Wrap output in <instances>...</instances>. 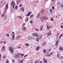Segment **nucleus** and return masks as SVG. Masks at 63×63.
<instances>
[{"instance_id": "19", "label": "nucleus", "mask_w": 63, "mask_h": 63, "mask_svg": "<svg viewBox=\"0 0 63 63\" xmlns=\"http://www.w3.org/2000/svg\"><path fill=\"white\" fill-rule=\"evenodd\" d=\"M47 30H49V29H50V28H49V27H48V25L47 26Z\"/></svg>"}, {"instance_id": "12", "label": "nucleus", "mask_w": 63, "mask_h": 63, "mask_svg": "<svg viewBox=\"0 0 63 63\" xmlns=\"http://www.w3.org/2000/svg\"><path fill=\"white\" fill-rule=\"evenodd\" d=\"M43 52L44 53H46V49H45L43 50Z\"/></svg>"}, {"instance_id": "60", "label": "nucleus", "mask_w": 63, "mask_h": 63, "mask_svg": "<svg viewBox=\"0 0 63 63\" xmlns=\"http://www.w3.org/2000/svg\"><path fill=\"white\" fill-rule=\"evenodd\" d=\"M28 21V19H27L26 21Z\"/></svg>"}, {"instance_id": "16", "label": "nucleus", "mask_w": 63, "mask_h": 63, "mask_svg": "<svg viewBox=\"0 0 63 63\" xmlns=\"http://www.w3.org/2000/svg\"><path fill=\"white\" fill-rule=\"evenodd\" d=\"M20 55L21 56V57H22L23 56H24V54L22 53H20Z\"/></svg>"}, {"instance_id": "26", "label": "nucleus", "mask_w": 63, "mask_h": 63, "mask_svg": "<svg viewBox=\"0 0 63 63\" xmlns=\"http://www.w3.org/2000/svg\"><path fill=\"white\" fill-rule=\"evenodd\" d=\"M15 61L14 60H12V62L13 63H14V62H15Z\"/></svg>"}, {"instance_id": "13", "label": "nucleus", "mask_w": 63, "mask_h": 63, "mask_svg": "<svg viewBox=\"0 0 63 63\" xmlns=\"http://www.w3.org/2000/svg\"><path fill=\"white\" fill-rule=\"evenodd\" d=\"M33 16H34V15L32 14L31 15L30 17L31 18H33Z\"/></svg>"}, {"instance_id": "23", "label": "nucleus", "mask_w": 63, "mask_h": 63, "mask_svg": "<svg viewBox=\"0 0 63 63\" xmlns=\"http://www.w3.org/2000/svg\"><path fill=\"white\" fill-rule=\"evenodd\" d=\"M14 3H15V2L14 1H13L11 3V5H13L14 4Z\"/></svg>"}, {"instance_id": "36", "label": "nucleus", "mask_w": 63, "mask_h": 63, "mask_svg": "<svg viewBox=\"0 0 63 63\" xmlns=\"http://www.w3.org/2000/svg\"><path fill=\"white\" fill-rule=\"evenodd\" d=\"M19 6L20 7H21L22 6V5L21 4H20L19 5Z\"/></svg>"}, {"instance_id": "10", "label": "nucleus", "mask_w": 63, "mask_h": 63, "mask_svg": "<svg viewBox=\"0 0 63 63\" xmlns=\"http://www.w3.org/2000/svg\"><path fill=\"white\" fill-rule=\"evenodd\" d=\"M15 35H13L12 36V37L13 38L12 39L13 40H14V39H15Z\"/></svg>"}, {"instance_id": "62", "label": "nucleus", "mask_w": 63, "mask_h": 63, "mask_svg": "<svg viewBox=\"0 0 63 63\" xmlns=\"http://www.w3.org/2000/svg\"><path fill=\"white\" fill-rule=\"evenodd\" d=\"M59 34H60V33H59L57 34V35H58Z\"/></svg>"}, {"instance_id": "39", "label": "nucleus", "mask_w": 63, "mask_h": 63, "mask_svg": "<svg viewBox=\"0 0 63 63\" xmlns=\"http://www.w3.org/2000/svg\"><path fill=\"white\" fill-rule=\"evenodd\" d=\"M52 9L53 10H54V6H53L52 7Z\"/></svg>"}, {"instance_id": "53", "label": "nucleus", "mask_w": 63, "mask_h": 63, "mask_svg": "<svg viewBox=\"0 0 63 63\" xmlns=\"http://www.w3.org/2000/svg\"><path fill=\"white\" fill-rule=\"evenodd\" d=\"M61 28H63V26H61Z\"/></svg>"}, {"instance_id": "7", "label": "nucleus", "mask_w": 63, "mask_h": 63, "mask_svg": "<svg viewBox=\"0 0 63 63\" xmlns=\"http://www.w3.org/2000/svg\"><path fill=\"white\" fill-rule=\"evenodd\" d=\"M59 44V43H58V40H57L56 42L55 43V45H56V46H57Z\"/></svg>"}, {"instance_id": "54", "label": "nucleus", "mask_w": 63, "mask_h": 63, "mask_svg": "<svg viewBox=\"0 0 63 63\" xmlns=\"http://www.w3.org/2000/svg\"><path fill=\"white\" fill-rule=\"evenodd\" d=\"M61 59H63V57L61 56Z\"/></svg>"}, {"instance_id": "57", "label": "nucleus", "mask_w": 63, "mask_h": 63, "mask_svg": "<svg viewBox=\"0 0 63 63\" xmlns=\"http://www.w3.org/2000/svg\"><path fill=\"white\" fill-rule=\"evenodd\" d=\"M5 19H6V17H4V20H5Z\"/></svg>"}, {"instance_id": "11", "label": "nucleus", "mask_w": 63, "mask_h": 63, "mask_svg": "<svg viewBox=\"0 0 63 63\" xmlns=\"http://www.w3.org/2000/svg\"><path fill=\"white\" fill-rule=\"evenodd\" d=\"M18 18L20 19H22V16H18Z\"/></svg>"}, {"instance_id": "49", "label": "nucleus", "mask_w": 63, "mask_h": 63, "mask_svg": "<svg viewBox=\"0 0 63 63\" xmlns=\"http://www.w3.org/2000/svg\"><path fill=\"white\" fill-rule=\"evenodd\" d=\"M2 43H3V42H2V41H1L0 42V44H2Z\"/></svg>"}, {"instance_id": "45", "label": "nucleus", "mask_w": 63, "mask_h": 63, "mask_svg": "<svg viewBox=\"0 0 63 63\" xmlns=\"http://www.w3.org/2000/svg\"><path fill=\"white\" fill-rule=\"evenodd\" d=\"M30 16V15H29L28 14H27V16Z\"/></svg>"}, {"instance_id": "20", "label": "nucleus", "mask_w": 63, "mask_h": 63, "mask_svg": "<svg viewBox=\"0 0 63 63\" xmlns=\"http://www.w3.org/2000/svg\"><path fill=\"white\" fill-rule=\"evenodd\" d=\"M35 30L36 31H37V32H38V31L39 30V29L36 28L35 29Z\"/></svg>"}, {"instance_id": "18", "label": "nucleus", "mask_w": 63, "mask_h": 63, "mask_svg": "<svg viewBox=\"0 0 63 63\" xmlns=\"http://www.w3.org/2000/svg\"><path fill=\"white\" fill-rule=\"evenodd\" d=\"M6 58V56H3L2 57V58L3 59H5V58Z\"/></svg>"}, {"instance_id": "17", "label": "nucleus", "mask_w": 63, "mask_h": 63, "mask_svg": "<svg viewBox=\"0 0 63 63\" xmlns=\"http://www.w3.org/2000/svg\"><path fill=\"white\" fill-rule=\"evenodd\" d=\"M43 26H41V27L40 28V30L41 31H42L43 30Z\"/></svg>"}, {"instance_id": "32", "label": "nucleus", "mask_w": 63, "mask_h": 63, "mask_svg": "<svg viewBox=\"0 0 63 63\" xmlns=\"http://www.w3.org/2000/svg\"><path fill=\"white\" fill-rule=\"evenodd\" d=\"M63 34H61L59 36V38H61V37H62V36H63Z\"/></svg>"}, {"instance_id": "29", "label": "nucleus", "mask_w": 63, "mask_h": 63, "mask_svg": "<svg viewBox=\"0 0 63 63\" xmlns=\"http://www.w3.org/2000/svg\"><path fill=\"white\" fill-rule=\"evenodd\" d=\"M47 56L48 57H49L50 56V54H47Z\"/></svg>"}, {"instance_id": "31", "label": "nucleus", "mask_w": 63, "mask_h": 63, "mask_svg": "<svg viewBox=\"0 0 63 63\" xmlns=\"http://www.w3.org/2000/svg\"><path fill=\"white\" fill-rule=\"evenodd\" d=\"M6 63H9V62L8 60H7L6 62Z\"/></svg>"}, {"instance_id": "56", "label": "nucleus", "mask_w": 63, "mask_h": 63, "mask_svg": "<svg viewBox=\"0 0 63 63\" xmlns=\"http://www.w3.org/2000/svg\"><path fill=\"white\" fill-rule=\"evenodd\" d=\"M3 44L5 45V44H6V42H4Z\"/></svg>"}, {"instance_id": "9", "label": "nucleus", "mask_w": 63, "mask_h": 63, "mask_svg": "<svg viewBox=\"0 0 63 63\" xmlns=\"http://www.w3.org/2000/svg\"><path fill=\"white\" fill-rule=\"evenodd\" d=\"M8 7H9V6L8 5V3H7L6 4V9H8Z\"/></svg>"}, {"instance_id": "37", "label": "nucleus", "mask_w": 63, "mask_h": 63, "mask_svg": "<svg viewBox=\"0 0 63 63\" xmlns=\"http://www.w3.org/2000/svg\"><path fill=\"white\" fill-rule=\"evenodd\" d=\"M15 8L16 9H17V6L16 5L15 7Z\"/></svg>"}, {"instance_id": "4", "label": "nucleus", "mask_w": 63, "mask_h": 63, "mask_svg": "<svg viewBox=\"0 0 63 63\" xmlns=\"http://www.w3.org/2000/svg\"><path fill=\"white\" fill-rule=\"evenodd\" d=\"M15 57L16 58V57H18V58H19V55H20V53H18L17 55L16 54H15Z\"/></svg>"}, {"instance_id": "21", "label": "nucleus", "mask_w": 63, "mask_h": 63, "mask_svg": "<svg viewBox=\"0 0 63 63\" xmlns=\"http://www.w3.org/2000/svg\"><path fill=\"white\" fill-rule=\"evenodd\" d=\"M21 11H23V12L24 11V8H21Z\"/></svg>"}, {"instance_id": "14", "label": "nucleus", "mask_w": 63, "mask_h": 63, "mask_svg": "<svg viewBox=\"0 0 63 63\" xmlns=\"http://www.w3.org/2000/svg\"><path fill=\"white\" fill-rule=\"evenodd\" d=\"M39 16H40V13H39L37 16V17H36L37 18H39Z\"/></svg>"}, {"instance_id": "52", "label": "nucleus", "mask_w": 63, "mask_h": 63, "mask_svg": "<svg viewBox=\"0 0 63 63\" xmlns=\"http://www.w3.org/2000/svg\"><path fill=\"white\" fill-rule=\"evenodd\" d=\"M1 58V54L0 55V59Z\"/></svg>"}, {"instance_id": "8", "label": "nucleus", "mask_w": 63, "mask_h": 63, "mask_svg": "<svg viewBox=\"0 0 63 63\" xmlns=\"http://www.w3.org/2000/svg\"><path fill=\"white\" fill-rule=\"evenodd\" d=\"M49 32H48V34H47L48 36V35L49 36V35H50V34H51V31L50 30Z\"/></svg>"}, {"instance_id": "44", "label": "nucleus", "mask_w": 63, "mask_h": 63, "mask_svg": "<svg viewBox=\"0 0 63 63\" xmlns=\"http://www.w3.org/2000/svg\"><path fill=\"white\" fill-rule=\"evenodd\" d=\"M46 44V42H44L43 43V44H44L45 45Z\"/></svg>"}, {"instance_id": "25", "label": "nucleus", "mask_w": 63, "mask_h": 63, "mask_svg": "<svg viewBox=\"0 0 63 63\" xmlns=\"http://www.w3.org/2000/svg\"><path fill=\"white\" fill-rule=\"evenodd\" d=\"M32 12H30L29 13H28V14L30 15H31V14H32Z\"/></svg>"}, {"instance_id": "28", "label": "nucleus", "mask_w": 63, "mask_h": 63, "mask_svg": "<svg viewBox=\"0 0 63 63\" xmlns=\"http://www.w3.org/2000/svg\"><path fill=\"white\" fill-rule=\"evenodd\" d=\"M53 52H52L50 54V56H51V55H52L53 54Z\"/></svg>"}, {"instance_id": "2", "label": "nucleus", "mask_w": 63, "mask_h": 63, "mask_svg": "<svg viewBox=\"0 0 63 63\" xmlns=\"http://www.w3.org/2000/svg\"><path fill=\"white\" fill-rule=\"evenodd\" d=\"M42 19L43 20H47L48 18L47 17V16H45L42 17Z\"/></svg>"}, {"instance_id": "41", "label": "nucleus", "mask_w": 63, "mask_h": 63, "mask_svg": "<svg viewBox=\"0 0 63 63\" xmlns=\"http://www.w3.org/2000/svg\"><path fill=\"white\" fill-rule=\"evenodd\" d=\"M44 10H42L41 11V13H43V12H44Z\"/></svg>"}, {"instance_id": "51", "label": "nucleus", "mask_w": 63, "mask_h": 63, "mask_svg": "<svg viewBox=\"0 0 63 63\" xmlns=\"http://www.w3.org/2000/svg\"><path fill=\"white\" fill-rule=\"evenodd\" d=\"M1 16L2 17L4 16V15L3 14H2Z\"/></svg>"}, {"instance_id": "15", "label": "nucleus", "mask_w": 63, "mask_h": 63, "mask_svg": "<svg viewBox=\"0 0 63 63\" xmlns=\"http://www.w3.org/2000/svg\"><path fill=\"white\" fill-rule=\"evenodd\" d=\"M39 61L36 60L34 62L35 63H39Z\"/></svg>"}, {"instance_id": "46", "label": "nucleus", "mask_w": 63, "mask_h": 63, "mask_svg": "<svg viewBox=\"0 0 63 63\" xmlns=\"http://www.w3.org/2000/svg\"><path fill=\"white\" fill-rule=\"evenodd\" d=\"M53 20V18H52L51 19V21H52Z\"/></svg>"}, {"instance_id": "35", "label": "nucleus", "mask_w": 63, "mask_h": 63, "mask_svg": "<svg viewBox=\"0 0 63 63\" xmlns=\"http://www.w3.org/2000/svg\"><path fill=\"white\" fill-rule=\"evenodd\" d=\"M26 46H27H27H29V44H28V43H27L26 44Z\"/></svg>"}, {"instance_id": "22", "label": "nucleus", "mask_w": 63, "mask_h": 63, "mask_svg": "<svg viewBox=\"0 0 63 63\" xmlns=\"http://www.w3.org/2000/svg\"><path fill=\"white\" fill-rule=\"evenodd\" d=\"M60 49L61 50H63V48L62 47H61L60 48Z\"/></svg>"}, {"instance_id": "3", "label": "nucleus", "mask_w": 63, "mask_h": 63, "mask_svg": "<svg viewBox=\"0 0 63 63\" xmlns=\"http://www.w3.org/2000/svg\"><path fill=\"white\" fill-rule=\"evenodd\" d=\"M32 34L34 36H36L37 37H38V34L37 33H32Z\"/></svg>"}, {"instance_id": "42", "label": "nucleus", "mask_w": 63, "mask_h": 63, "mask_svg": "<svg viewBox=\"0 0 63 63\" xmlns=\"http://www.w3.org/2000/svg\"><path fill=\"white\" fill-rule=\"evenodd\" d=\"M23 60H22V61H21L20 62V63H23Z\"/></svg>"}, {"instance_id": "6", "label": "nucleus", "mask_w": 63, "mask_h": 63, "mask_svg": "<svg viewBox=\"0 0 63 63\" xmlns=\"http://www.w3.org/2000/svg\"><path fill=\"white\" fill-rule=\"evenodd\" d=\"M5 48L6 47L5 46H4L3 47H2V50H3V49H4V50H3V51H5V50H6L5 49Z\"/></svg>"}, {"instance_id": "61", "label": "nucleus", "mask_w": 63, "mask_h": 63, "mask_svg": "<svg viewBox=\"0 0 63 63\" xmlns=\"http://www.w3.org/2000/svg\"><path fill=\"white\" fill-rule=\"evenodd\" d=\"M13 34H15V32H13Z\"/></svg>"}, {"instance_id": "63", "label": "nucleus", "mask_w": 63, "mask_h": 63, "mask_svg": "<svg viewBox=\"0 0 63 63\" xmlns=\"http://www.w3.org/2000/svg\"><path fill=\"white\" fill-rule=\"evenodd\" d=\"M51 50V49H50V51H49V52H50V51Z\"/></svg>"}, {"instance_id": "50", "label": "nucleus", "mask_w": 63, "mask_h": 63, "mask_svg": "<svg viewBox=\"0 0 63 63\" xmlns=\"http://www.w3.org/2000/svg\"><path fill=\"white\" fill-rule=\"evenodd\" d=\"M52 9H50V11H49V12H51V11H52Z\"/></svg>"}, {"instance_id": "1", "label": "nucleus", "mask_w": 63, "mask_h": 63, "mask_svg": "<svg viewBox=\"0 0 63 63\" xmlns=\"http://www.w3.org/2000/svg\"><path fill=\"white\" fill-rule=\"evenodd\" d=\"M9 50L11 53H14V48L11 47H9Z\"/></svg>"}, {"instance_id": "48", "label": "nucleus", "mask_w": 63, "mask_h": 63, "mask_svg": "<svg viewBox=\"0 0 63 63\" xmlns=\"http://www.w3.org/2000/svg\"><path fill=\"white\" fill-rule=\"evenodd\" d=\"M21 48V47H19L17 48H18V49H19V48Z\"/></svg>"}, {"instance_id": "55", "label": "nucleus", "mask_w": 63, "mask_h": 63, "mask_svg": "<svg viewBox=\"0 0 63 63\" xmlns=\"http://www.w3.org/2000/svg\"><path fill=\"white\" fill-rule=\"evenodd\" d=\"M40 38H42V37H43V36L42 35L41 36H40Z\"/></svg>"}, {"instance_id": "40", "label": "nucleus", "mask_w": 63, "mask_h": 63, "mask_svg": "<svg viewBox=\"0 0 63 63\" xmlns=\"http://www.w3.org/2000/svg\"><path fill=\"white\" fill-rule=\"evenodd\" d=\"M15 5H16V4H14V5L13 6V9L14 8V7H15Z\"/></svg>"}, {"instance_id": "5", "label": "nucleus", "mask_w": 63, "mask_h": 63, "mask_svg": "<svg viewBox=\"0 0 63 63\" xmlns=\"http://www.w3.org/2000/svg\"><path fill=\"white\" fill-rule=\"evenodd\" d=\"M43 60H44V62L45 63H47V60L45 59V58H44L43 59Z\"/></svg>"}, {"instance_id": "24", "label": "nucleus", "mask_w": 63, "mask_h": 63, "mask_svg": "<svg viewBox=\"0 0 63 63\" xmlns=\"http://www.w3.org/2000/svg\"><path fill=\"white\" fill-rule=\"evenodd\" d=\"M57 57H60V55L59 54V53L58 54L57 56Z\"/></svg>"}, {"instance_id": "30", "label": "nucleus", "mask_w": 63, "mask_h": 63, "mask_svg": "<svg viewBox=\"0 0 63 63\" xmlns=\"http://www.w3.org/2000/svg\"><path fill=\"white\" fill-rule=\"evenodd\" d=\"M27 29V28H25V27H24V30H26Z\"/></svg>"}, {"instance_id": "59", "label": "nucleus", "mask_w": 63, "mask_h": 63, "mask_svg": "<svg viewBox=\"0 0 63 63\" xmlns=\"http://www.w3.org/2000/svg\"><path fill=\"white\" fill-rule=\"evenodd\" d=\"M58 16H56L55 17V18H57V17Z\"/></svg>"}, {"instance_id": "27", "label": "nucleus", "mask_w": 63, "mask_h": 63, "mask_svg": "<svg viewBox=\"0 0 63 63\" xmlns=\"http://www.w3.org/2000/svg\"><path fill=\"white\" fill-rule=\"evenodd\" d=\"M36 50H39V47H36Z\"/></svg>"}, {"instance_id": "33", "label": "nucleus", "mask_w": 63, "mask_h": 63, "mask_svg": "<svg viewBox=\"0 0 63 63\" xmlns=\"http://www.w3.org/2000/svg\"><path fill=\"white\" fill-rule=\"evenodd\" d=\"M27 56H28V55H25L24 56V58H25V57H27Z\"/></svg>"}, {"instance_id": "64", "label": "nucleus", "mask_w": 63, "mask_h": 63, "mask_svg": "<svg viewBox=\"0 0 63 63\" xmlns=\"http://www.w3.org/2000/svg\"><path fill=\"white\" fill-rule=\"evenodd\" d=\"M63 7V5L62 4V7Z\"/></svg>"}, {"instance_id": "43", "label": "nucleus", "mask_w": 63, "mask_h": 63, "mask_svg": "<svg viewBox=\"0 0 63 63\" xmlns=\"http://www.w3.org/2000/svg\"><path fill=\"white\" fill-rule=\"evenodd\" d=\"M45 46V45H44V43L42 45V47H44Z\"/></svg>"}, {"instance_id": "38", "label": "nucleus", "mask_w": 63, "mask_h": 63, "mask_svg": "<svg viewBox=\"0 0 63 63\" xmlns=\"http://www.w3.org/2000/svg\"><path fill=\"white\" fill-rule=\"evenodd\" d=\"M6 35L8 37H9V36H10V35H9V34H7Z\"/></svg>"}, {"instance_id": "34", "label": "nucleus", "mask_w": 63, "mask_h": 63, "mask_svg": "<svg viewBox=\"0 0 63 63\" xmlns=\"http://www.w3.org/2000/svg\"><path fill=\"white\" fill-rule=\"evenodd\" d=\"M36 40L37 42H39V39H38V38H36Z\"/></svg>"}, {"instance_id": "47", "label": "nucleus", "mask_w": 63, "mask_h": 63, "mask_svg": "<svg viewBox=\"0 0 63 63\" xmlns=\"http://www.w3.org/2000/svg\"><path fill=\"white\" fill-rule=\"evenodd\" d=\"M30 23H31V24H32V23H33V22H32V21H31L30 22Z\"/></svg>"}, {"instance_id": "58", "label": "nucleus", "mask_w": 63, "mask_h": 63, "mask_svg": "<svg viewBox=\"0 0 63 63\" xmlns=\"http://www.w3.org/2000/svg\"><path fill=\"white\" fill-rule=\"evenodd\" d=\"M39 63H42V61H40L39 62Z\"/></svg>"}]
</instances>
